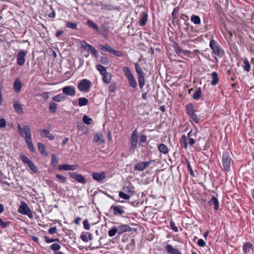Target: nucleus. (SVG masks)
<instances>
[{
  "instance_id": "nucleus-1",
  "label": "nucleus",
  "mask_w": 254,
  "mask_h": 254,
  "mask_svg": "<svg viewBox=\"0 0 254 254\" xmlns=\"http://www.w3.org/2000/svg\"><path fill=\"white\" fill-rule=\"evenodd\" d=\"M17 131L20 135L24 138L28 149L34 152L35 150L32 142V133L29 126L24 125L22 127L20 124H18Z\"/></svg>"
},
{
  "instance_id": "nucleus-2",
  "label": "nucleus",
  "mask_w": 254,
  "mask_h": 254,
  "mask_svg": "<svg viewBox=\"0 0 254 254\" xmlns=\"http://www.w3.org/2000/svg\"><path fill=\"white\" fill-rule=\"evenodd\" d=\"M122 71L127 78L129 86L133 88H135L137 86V82L129 68L127 66H123Z\"/></svg>"
},
{
  "instance_id": "nucleus-3",
  "label": "nucleus",
  "mask_w": 254,
  "mask_h": 254,
  "mask_svg": "<svg viewBox=\"0 0 254 254\" xmlns=\"http://www.w3.org/2000/svg\"><path fill=\"white\" fill-rule=\"evenodd\" d=\"M186 114L189 116L192 120L196 123H198L199 119L195 112L196 110L194 109V106L192 103H189L185 107Z\"/></svg>"
},
{
  "instance_id": "nucleus-4",
  "label": "nucleus",
  "mask_w": 254,
  "mask_h": 254,
  "mask_svg": "<svg viewBox=\"0 0 254 254\" xmlns=\"http://www.w3.org/2000/svg\"><path fill=\"white\" fill-rule=\"evenodd\" d=\"M98 47L102 51L108 52L111 54L114 55L117 57H123L124 56V53L123 52H122V51L114 50L110 45L108 44H106L105 45L99 44Z\"/></svg>"
},
{
  "instance_id": "nucleus-5",
  "label": "nucleus",
  "mask_w": 254,
  "mask_h": 254,
  "mask_svg": "<svg viewBox=\"0 0 254 254\" xmlns=\"http://www.w3.org/2000/svg\"><path fill=\"white\" fill-rule=\"evenodd\" d=\"M232 159L229 154V153L225 151L222 154V165L223 169L228 172L230 170L231 163Z\"/></svg>"
},
{
  "instance_id": "nucleus-6",
  "label": "nucleus",
  "mask_w": 254,
  "mask_h": 254,
  "mask_svg": "<svg viewBox=\"0 0 254 254\" xmlns=\"http://www.w3.org/2000/svg\"><path fill=\"white\" fill-rule=\"evenodd\" d=\"M209 47L213 53L219 58H221L224 55V51L221 49L218 43L213 39L210 40Z\"/></svg>"
},
{
  "instance_id": "nucleus-7",
  "label": "nucleus",
  "mask_w": 254,
  "mask_h": 254,
  "mask_svg": "<svg viewBox=\"0 0 254 254\" xmlns=\"http://www.w3.org/2000/svg\"><path fill=\"white\" fill-rule=\"evenodd\" d=\"M134 67L135 71L138 75V80L139 88L142 89L145 85L144 73L143 72L141 67L138 64V63H135L134 64Z\"/></svg>"
},
{
  "instance_id": "nucleus-8",
  "label": "nucleus",
  "mask_w": 254,
  "mask_h": 254,
  "mask_svg": "<svg viewBox=\"0 0 254 254\" xmlns=\"http://www.w3.org/2000/svg\"><path fill=\"white\" fill-rule=\"evenodd\" d=\"M18 212L23 215H27L30 219H33V215L32 211L28 207L27 203L22 202L19 206Z\"/></svg>"
},
{
  "instance_id": "nucleus-9",
  "label": "nucleus",
  "mask_w": 254,
  "mask_h": 254,
  "mask_svg": "<svg viewBox=\"0 0 254 254\" xmlns=\"http://www.w3.org/2000/svg\"><path fill=\"white\" fill-rule=\"evenodd\" d=\"M91 86V81L87 79L81 80L77 85L78 90L82 92H88Z\"/></svg>"
},
{
  "instance_id": "nucleus-10",
  "label": "nucleus",
  "mask_w": 254,
  "mask_h": 254,
  "mask_svg": "<svg viewBox=\"0 0 254 254\" xmlns=\"http://www.w3.org/2000/svg\"><path fill=\"white\" fill-rule=\"evenodd\" d=\"M138 138V132L136 129L134 130L130 138L129 150L134 151L137 148Z\"/></svg>"
},
{
  "instance_id": "nucleus-11",
  "label": "nucleus",
  "mask_w": 254,
  "mask_h": 254,
  "mask_svg": "<svg viewBox=\"0 0 254 254\" xmlns=\"http://www.w3.org/2000/svg\"><path fill=\"white\" fill-rule=\"evenodd\" d=\"M20 158L23 163L25 164H27L30 169L34 173L37 172V168L31 160L29 159L27 156L23 154L20 155Z\"/></svg>"
},
{
  "instance_id": "nucleus-12",
  "label": "nucleus",
  "mask_w": 254,
  "mask_h": 254,
  "mask_svg": "<svg viewBox=\"0 0 254 254\" xmlns=\"http://www.w3.org/2000/svg\"><path fill=\"white\" fill-rule=\"evenodd\" d=\"M155 161L154 160H150L149 161H140L134 166V170L135 171H142L149 166L152 163Z\"/></svg>"
},
{
  "instance_id": "nucleus-13",
  "label": "nucleus",
  "mask_w": 254,
  "mask_h": 254,
  "mask_svg": "<svg viewBox=\"0 0 254 254\" xmlns=\"http://www.w3.org/2000/svg\"><path fill=\"white\" fill-rule=\"evenodd\" d=\"M27 53V51L21 50L16 55V63L19 66H22L25 63V57Z\"/></svg>"
},
{
  "instance_id": "nucleus-14",
  "label": "nucleus",
  "mask_w": 254,
  "mask_h": 254,
  "mask_svg": "<svg viewBox=\"0 0 254 254\" xmlns=\"http://www.w3.org/2000/svg\"><path fill=\"white\" fill-rule=\"evenodd\" d=\"M68 174L70 177L75 180L78 182L84 185L86 183V181L82 175L75 172H69Z\"/></svg>"
},
{
  "instance_id": "nucleus-15",
  "label": "nucleus",
  "mask_w": 254,
  "mask_h": 254,
  "mask_svg": "<svg viewBox=\"0 0 254 254\" xmlns=\"http://www.w3.org/2000/svg\"><path fill=\"white\" fill-rule=\"evenodd\" d=\"M110 210L113 211V214L116 216H122L125 213L123 207L120 205H113L111 206Z\"/></svg>"
},
{
  "instance_id": "nucleus-16",
  "label": "nucleus",
  "mask_w": 254,
  "mask_h": 254,
  "mask_svg": "<svg viewBox=\"0 0 254 254\" xmlns=\"http://www.w3.org/2000/svg\"><path fill=\"white\" fill-rule=\"evenodd\" d=\"M62 92L64 94L71 97L74 96L75 94V88L72 86L64 87L62 88Z\"/></svg>"
},
{
  "instance_id": "nucleus-17",
  "label": "nucleus",
  "mask_w": 254,
  "mask_h": 254,
  "mask_svg": "<svg viewBox=\"0 0 254 254\" xmlns=\"http://www.w3.org/2000/svg\"><path fill=\"white\" fill-rule=\"evenodd\" d=\"M92 178L98 182H102L106 178V174L104 172H93L92 173Z\"/></svg>"
},
{
  "instance_id": "nucleus-18",
  "label": "nucleus",
  "mask_w": 254,
  "mask_h": 254,
  "mask_svg": "<svg viewBox=\"0 0 254 254\" xmlns=\"http://www.w3.org/2000/svg\"><path fill=\"white\" fill-rule=\"evenodd\" d=\"M78 167L76 164L68 165V164H62L59 166L58 169L60 170H75Z\"/></svg>"
},
{
  "instance_id": "nucleus-19",
  "label": "nucleus",
  "mask_w": 254,
  "mask_h": 254,
  "mask_svg": "<svg viewBox=\"0 0 254 254\" xmlns=\"http://www.w3.org/2000/svg\"><path fill=\"white\" fill-rule=\"evenodd\" d=\"M140 18L138 21V23L140 26H144L148 20V14L145 12H142L140 13Z\"/></svg>"
},
{
  "instance_id": "nucleus-20",
  "label": "nucleus",
  "mask_w": 254,
  "mask_h": 254,
  "mask_svg": "<svg viewBox=\"0 0 254 254\" xmlns=\"http://www.w3.org/2000/svg\"><path fill=\"white\" fill-rule=\"evenodd\" d=\"M208 203L210 205L214 206V209L215 211L219 209V202L218 199L215 196H212Z\"/></svg>"
},
{
  "instance_id": "nucleus-21",
  "label": "nucleus",
  "mask_w": 254,
  "mask_h": 254,
  "mask_svg": "<svg viewBox=\"0 0 254 254\" xmlns=\"http://www.w3.org/2000/svg\"><path fill=\"white\" fill-rule=\"evenodd\" d=\"M165 250L170 254H182V253L178 249L174 248L171 245H167L165 247Z\"/></svg>"
},
{
  "instance_id": "nucleus-22",
  "label": "nucleus",
  "mask_w": 254,
  "mask_h": 254,
  "mask_svg": "<svg viewBox=\"0 0 254 254\" xmlns=\"http://www.w3.org/2000/svg\"><path fill=\"white\" fill-rule=\"evenodd\" d=\"M22 87V83L19 78H17L13 83V89L16 93H19Z\"/></svg>"
},
{
  "instance_id": "nucleus-23",
  "label": "nucleus",
  "mask_w": 254,
  "mask_h": 254,
  "mask_svg": "<svg viewBox=\"0 0 254 254\" xmlns=\"http://www.w3.org/2000/svg\"><path fill=\"white\" fill-rule=\"evenodd\" d=\"M118 234L121 235L126 232H129L131 229L129 225H122L117 227Z\"/></svg>"
},
{
  "instance_id": "nucleus-24",
  "label": "nucleus",
  "mask_w": 254,
  "mask_h": 254,
  "mask_svg": "<svg viewBox=\"0 0 254 254\" xmlns=\"http://www.w3.org/2000/svg\"><path fill=\"white\" fill-rule=\"evenodd\" d=\"M15 111L18 114H22L23 113V108L21 104L17 101L13 102V105Z\"/></svg>"
},
{
  "instance_id": "nucleus-25",
  "label": "nucleus",
  "mask_w": 254,
  "mask_h": 254,
  "mask_svg": "<svg viewBox=\"0 0 254 254\" xmlns=\"http://www.w3.org/2000/svg\"><path fill=\"white\" fill-rule=\"evenodd\" d=\"M192 130H190L189 133H188L187 136H186V135L183 134L182 136L181 140L183 141L184 143V147L185 149H187L188 148V139L190 138H191L192 137Z\"/></svg>"
},
{
  "instance_id": "nucleus-26",
  "label": "nucleus",
  "mask_w": 254,
  "mask_h": 254,
  "mask_svg": "<svg viewBox=\"0 0 254 254\" xmlns=\"http://www.w3.org/2000/svg\"><path fill=\"white\" fill-rule=\"evenodd\" d=\"M109 27L108 25H102L101 28V30H99L98 33L101 34L103 37H106L108 35Z\"/></svg>"
},
{
  "instance_id": "nucleus-27",
  "label": "nucleus",
  "mask_w": 254,
  "mask_h": 254,
  "mask_svg": "<svg viewBox=\"0 0 254 254\" xmlns=\"http://www.w3.org/2000/svg\"><path fill=\"white\" fill-rule=\"evenodd\" d=\"M58 104L53 101L50 102L49 105V111L51 114H54L57 112Z\"/></svg>"
},
{
  "instance_id": "nucleus-28",
  "label": "nucleus",
  "mask_w": 254,
  "mask_h": 254,
  "mask_svg": "<svg viewBox=\"0 0 254 254\" xmlns=\"http://www.w3.org/2000/svg\"><path fill=\"white\" fill-rule=\"evenodd\" d=\"M253 245L251 242H246L243 246V250L245 254H248L252 249Z\"/></svg>"
},
{
  "instance_id": "nucleus-29",
  "label": "nucleus",
  "mask_w": 254,
  "mask_h": 254,
  "mask_svg": "<svg viewBox=\"0 0 254 254\" xmlns=\"http://www.w3.org/2000/svg\"><path fill=\"white\" fill-rule=\"evenodd\" d=\"M66 99V97L64 94H59L53 97L52 100L54 102H60L64 101Z\"/></svg>"
},
{
  "instance_id": "nucleus-30",
  "label": "nucleus",
  "mask_w": 254,
  "mask_h": 254,
  "mask_svg": "<svg viewBox=\"0 0 254 254\" xmlns=\"http://www.w3.org/2000/svg\"><path fill=\"white\" fill-rule=\"evenodd\" d=\"M93 141L94 142L98 143L101 144L105 142V140L102 137V134L96 133L93 138Z\"/></svg>"
},
{
  "instance_id": "nucleus-31",
  "label": "nucleus",
  "mask_w": 254,
  "mask_h": 254,
  "mask_svg": "<svg viewBox=\"0 0 254 254\" xmlns=\"http://www.w3.org/2000/svg\"><path fill=\"white\" fill-rule=\"evenodd\" d=\"M87 25L92 29L95 30L96 31L99 32V28L98 25L95 23L93 21L90 19H88L87 21Z\"/></svg>"
},
{
  "instance_id": "nucleus-32",
  "label": "nucleus",
  "mask_w": 254,
  "mask_h": 254,
  "mask_svg": "<svg viewBox=\"0 0 254 254\" xmlns=\"http://www.w3.org/2000/svg\"><path fill=\"white\" fill-rule=\"evenodd\" d=\"M211 75L212 78L211 81V84L213 86L216 85L219 81L218 74L216 72L214 71L211 73Z\"/></svg>"
},
{
  "instance_id": "nucleus-33",
  "label": "nucleus",
  "mask_w": 254,
  "mask_h": 254,
  "mask_svg": "<svg viewBox=\"0 0 254 254\" xmlns=\"http://www.w3.org/2000/svg\"><path fill=\"white\" fill-rule=\"evenodd\" d=\"M81 48L85 51H87V52H89L93 48V46L87 43L86 41H82L81 43Z\"/></svg>"
},
{
  "instance_id": "nucleus-34",
  "label": "nucleus",
  "mask_w": 254,
  "mask_h": 254,
  "mask_svg": "<svg viewBox=\"0 0 254 254\" xmlns=\"http://www.w3.org/2000/svg\"><path fill=\"white\" fill-rule=\"evenodd\" d=\"M38 148L41 154L45 156L48 155V153L46 151V146L44 144L40 142L38 143Z\"/></svg>"
},
{
  "instance_id": "nucleus-35",
  "label": "nucleus",
  "mask_w": 254,
  "mask_h": 254,
  "mask_svg": "<svg viewBox=\"0 0 254 254\" xmlns=\"http://www.w3.org/2000/svg\"><path fill=\"white\" fill-rule=\"evenodd\" d=\"M158 148L161 153L166 154L168 152V147L165 144L163 143H161L159 144L158 146Z\"/></svg>"
},
{
  "instance_id": "nucleus-36",
  "label": "nucleus",
  "mask_w": 254,
  "mask_h": 254,
  "mask_svg": "<svg viewBox=\"0 0 254 254\" xmlns=\"http://www.w3.org/2000/svg\"><path fill=\"white\" fill-rule=\"evenodd\" d=\"M103 80L106 84H109L111 82L112 75L110 73L106 72V74L102 75Z\"/></svg>"
},
{
  "instance_id": "nucleus-37",
  "label": "nucleus",
  "mask_w": 254,
  "mask_h": 254,
  "mask_svg": "<svg viewBox=\"0 0 254 254\" xmlns=\"http://www.w3.org/2000/svg\"><path fill=\"white\" fill-rule=\"evenodd\" d=\"M201 89L198 87L192 95L193 99L197 100L200 99L201 95Z\"/></svg>"
},
{
  "instance_id": "nucleus-38",
  "label": "nucleus",
  "mask_w": 254,
  "mask_h": 254,
  "mask_svg": "<svg viewBox=\"0 0 254 254\" xmlns=\"http://www.w3.org/2000/svg\"><path fill=\"white\" fill-rule=\"evenodd\" d=\"M190 20L194 24L198 25L200 23L201 20L199 16L193 14L190 17Z\"/></svg>"
},
{
  "instance_id": "nucleus-39",
  "label": "nucleus",
  "mask_w": 254,
  "mask_h": 254,
  "mask_svg": "<svg viewBox=\"0 0 254 254\" xmlns=\"http://www.w3.org/2000/svg\"><path fill=\"white\" fill-rule=\"evenodd\" d=\"M88 100L85 97H81L78 99V105L80 107L84 106L88 104Z\"/></svg>"
},
{
  "instance_id": "nucleus-40",
  "label": "nucleus",
  "mask_w": 254,
  "mask_h": 254,
  "mask_svg": "<svg viewBox=\"0 0 254 254\" xmlns=\"http://www.w3.org/2000/svg\"><path fill=\"white\" fill-rule=\"evenodd\" d=\"M135 241L132 239L130 240V242L126 246V249L133 251L135 248Z\"/></svg>"
},
{
  "instance_id": "nucleus-41",
  "label": "nucleus",
  "mask_w": 254,
  "mask_h": 254,
  "mask_svg": "<svg viewBox=\"0 0 254 254\" xmlns=\"http://www.w3.org/2000/svg\"><path fill=\"white\" fill-rule=\"evenodd\" d=\"M243 66L245 71L249 72L250 70L251 64L247 59L244 60V65Z\"/></svg>"
},
{
  "instance_id": "nucleus-42",
  "label": "nucleus",
  "mask_w": 254,
  "mask_h": 254,
  "mask_svg": "<svg viewBox=\"0 0 254 254\" xmlns=\"http://www.w3.org/2000/svg\"><path fill=\"white\" fill-rule=\"evenodd\" d=\"M96 69L99 71L100 73L102 75L106 73V68L101 64H98L96 66Z\"/></svg>"
},
{
  "instance_id": "nucleus-43",
  "label": "nucleus",
  "mask_w": 254,
  "mask_h": 254,
  "mask_svg": "<svg viewBox=\"0 0 254 254\" xmlns=\"http://www.w3.org/2000/svg\"><path fill=\"white\" fill-rule=\"evenodd\" d=\"M65 27L71 29H77V24L75 23H72L67 21H65Z\"/></svg>"
},
{
  "instance_id": "nucleus-44",
  "label": "nucleus",
  "mask_w": 254,
  "mask_h": 254,
  "mask_svg": "<svg viewBox=\"0 0 254 254\" xmlns=\"http://www.w3.org/2000/svg\"><path fill=\"white\" fill-rule=\"evenodd\" d=\"M97 5H101V9L102 10H114L115 9V8H114V6H113L112 5H110V4H97Z\"/></svg>"
},
{
  "instance_id": "nucleus-45",
  "label": "nucleus",
  "mask_w": 254,
  "mask_h": 254,
  "mask_svg": "<svg viewBox=\"0 0 254 254\" xmlns=\"http://www.w3.org/2000/svg\"><path fill=\"white\" fill-rule=\"evenodd\" d=\"M180 7L179 6L175 7L172 12V19H174V21H175L176 18H177V15L178 14V12L179 11Z\"/></svg>"
},
{
  "instance_id": "nucleus-46",
  "label": "nucleus",
  "mask_w": 254,
  "mask_h": 254,
  "mask_svg": "<svg viewBox=\"0 0 254 254\" xmlns=\"http://www.w3.org/2000/svg\"><path fill=\"white\" fill-rule=\"evenodd\" d=\"M116 233L118 234V230L116 227H113L108 232V235L110 237L114 236Z\"/></svg>"
},
{
  "instance_id": "nucleus-47",
  "label": "nucleus",
  "mask_w": 254,
  "mask_h": 254,
  "mask_svg": "<svg viewBox=\"0 0 254 254\" xmlns=\"http://www.w3.org/2000/svg\"><path fill=\"white\" fill-rule=\"evenodd\" d=\"M186 163H187V168H188V171L190 172V175L192 177H194V172H193V171L192 170V168L191 167V165H190V161L188 159H186Z\"/></svg>"
},
{
  "instance_id": "nucleus-48",
  "label": "nucleus",
  "mask_w": 254,
  "mask_h": 254,
  "mask_svg": "<svg viewBox=\"0 0 254 254\" xmlns=\"http://www.w3.org/2000/svg\"><path fill=\"white\" fill-rule=\"evenodd\" d=\"M10 222L9 221H4L1 218H0V226L1 228H4L7 227Z\"/></svg>"
},
{
  "instance_id": "nucleus-49",
  "label": "nucleus",
  "mask_w": 254,
  "mask_h": 254,
  "mask_svg": "<svg viewBox=\"0 0 254 254\" xmlns=\"http://www.w3.org/2000/svg\"><path fill=\"white\" fill-rule=\"evenodd\" d=\"M58 163V160L57 159L55 154H52L51 157V165L55 167Z\"/></svg>"
},
{
  "instance_id": "nucleus-50",
  "label": "nucleus",
  "mask_w": 254,
  "mask_h": 254,
  "mask_svg": "<svg viewBox=\"0 0 254 254\" xmlns=\"http://www.w3.org/2000/svg\"><path fill=\"white\" fill-rule=\"evenodd\" d=\"M83 122L86 125H90L91 124V122L92 121V120L88 117L86 115H84L82 119Z\"/></svg>"
},
{
  "instance_id": "nucleus-51",
  "label": "nucleus",
  "mask_w": 254,
  "mask_h": 254,
  "mask_svg": "<svg viewBox=\"0 0 254 254\" xmlns=\"http://www.w3.org/2000/svg\"><path fill=\"white\" fill-rule=\"evenodd\" d=\"M147 140L146 136L144 134H141L139 136V145L141 146V143L145 142Z\"/></svg>"
},
{
  "instance_id": "nucleus-52",
  "label": "nucleus",
  "mask_w": 254,
  "mask_h": 254,
  "mask_svg": "<svg viewBox=\"0 0 254 254\" xmlns=\"http://www.w3.org/2000/svg\"><path fill=\"white\" fill-rule=\"evenodd\" d=\"M175 52L177 54H180V53H183L185 55H186V53L187 52H190L189 51L187 50H184L182 49H181L180 47L177 46L175 48Z\"/></svg>"
},
{
  "instance_id": "nucleus-53",
  "label": "nucleus",
  "mask_w": 254,
  "mask_h": 254,
  "mask_svg": "<svg viewBox=\"0 0 254 254\" xmlns=\"http://www.w3.org/2000/svg\"><path fill=\"white\" fill-rule=\"evenodd\" d=\"M119 196L126 200H128L130 198V196L124 192L120 191L119 194Z\"/></svg>"
},
{
  "instance_id": "nucleus-54",
  "label": "nucleus",
  "mask_w": 254,
  "mask_h": 254,
  "mask_svg": "<svg viewBox=\"0 0 254 254\" xmlns=\"http://www.w3.org/2000/svg\"><path fill=\"white\" fill-rule=\"evenodd\" d=\"M83 227L85 230H88L90 228V224L89 223L88 219H85L83 222Z\"/></svg>"
},
{
  "instance_id": "nucleus-55",
  "label": "nucleus",
  "mask_w": 254,
  "mask_h": 254,
  "mask_svg": "<svg viewBox=\"0 0 254 254\" xmlns=\"http://www.w3.org/2000/svg\"><path fill=\"white\" fill-rule=\"evenodd\" d=\"M100 62L102 64L105 65H107L109 64V61L107 57H102L100 58Z\"/></svg>"
},
{
  "instance_id": "nucleus-56",
  "label": "nucleus",
  "mask_w": 254,
  "mask_h": 254,
  "mask_svg": "<svg viewBox=\"0 0 254 254\" xmlns=\"http://www.w3.org/2000/svg\"><path fill=\"white\" fill-rule=\"evenodd\" d=\"M50 248L54 251H58L60 249L61 246L58 244H53L51 245Z\"/></svg>"
},
{
  "instance_id": "nucleus-57",
  "label": "nucleus",
  "mask_w": 254,
  "mask_h": 254,
  "mask_svg": "<svg viewBox=\"0 0 254 254\" xmlns=\"http://www.w3.org/2000/svg\"><path fill=\"white\" fill-rule=\"evenodd\" d=\"M170 226L171 227L172 229L175 232H177L178 231V227L176 226L175 222H173V221H171L170 222Z\"/></svg>"
},
{
  "instance_id": "nucleus-58",
  "label": "nucleus",
  "mask_w": 254,
  "mask_h": 254,
  "mask_svg": "<svg viewBox=\"0 0 254 254\" xmlns=\"http://www.w3.org/2000/svg\"><path fill=\"white\" fill-rule=\"evenodd\" d=\"M56 177L57 178L59 179V180H60L61 182L63 183H64L66 182V178L65 177H64L60 174H57L56 175Z\"/></svg>"
},
{
  "instance_id": "nucleus-59",
  "label": "nucleus",
  "mask_w": 254,
  "mask_h": 254,
  "mask_svg": "<svg viewBox=\"0 0 254 254\" xmlns=\"http://www.w3.org/2000/svg\"><path fill=\"white\" fill-rule=\"evenodd\" d=\"M50 131L47 129H43L41 131V135L43 137H46L50 133Z\"/></svg>"
},
{
  "instance_id": "nucleus-60",
  "label": "nucleus",
  "mask_w": 254,
  "mask_h": 254,
  "mask_svg": "<svg viewBox=\"0 0 254 254\" xmlns=\"http://www.w3.org/2000/svg\"><path fill=\"white\" fill-rule=\"evenodd\" d=\"M80 238L83 241L85 242L88 241V238H87V236L85 232H82L81 233L80 235Z\"/></svg>"
},
{
  "instance_id": "nucleus-61",
  "label": "nucleus",
  "mask_w": 254,
  "mask_h": 254,
  "mask_svg": "<svg viewBox=\"0 0 254 254\" xmlns=\"http://www.w3.org/2000/svg\"><path fill=\"white\" fill-rule=\"evenodd\" d=\"M6 124V121L5 119L1 118L0 119V128L5 127Z\"/></svg>"
},
{
  "instance_id": "nucleus-62",
  "label": "nucleus",
  "mask_w": 254,
  "mask_h": 254,
  "mask_svg": "<svg viewBox=\"0 0 254 254\" xmlns=\"http://www.w3.org/2000/svg\"><path fill=\"white\" fill-rule=\"evenodd\" d=\"M57 231V227L56 226H55V227H51L48 230V233L52 235V234H54L56 233Z\"/></svg>"
},
{
  "instance_id": "nucleus-63",
  "label": "nucleus",
  "mask_w": 254,
  "mask_h": 254,
  "mask_svg": "<svg viewBox=\"0 0 254 254\" xmlns=\"http://www.w3.org/2000/svg\"><path fill=\"white\" fill-rule=\"evenodd\" d=\"M109 90L110 92H113L116 90V85L115 83L111 84L109 87Z\"/></svg>"
},
{
  "instance_id": "nucleus-64",
  "label": "nucleus",
  "mask_w": 254,
  "mask_h": 254,
  "mask_svg": "<svg viewBox=\"0 0 254 254\" xmlns=\"http://www.w3.org/2000/svg\"><path fill=\"white\" fill-rule=\"evenodd\" d=\"M197 245L200 246V247H203L205 246L206 245V243L205 242H204V241L202 239H199L198 241H197Z\"/></svg>"
}]
</instances>
